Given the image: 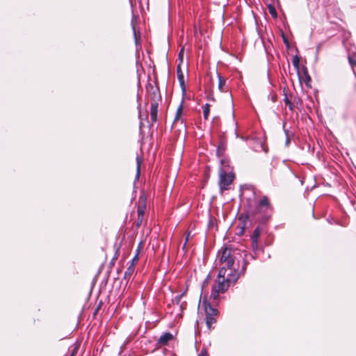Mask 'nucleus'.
Instances as JSON below:
<instances>
[{
	"mask_svg": "<svg viewBox=\"0 0 356 356\" xmlns=\"http://www.w3.org/2000/svg\"><path fill=\"white\" fill-rule=\"evenodd\" d=\"M79 345L77 343H74L70 347V356H75L79 350Z\"/></svg>",
	"mask_w": 356,
	"mask_h": 356,
	"instance_id": "obj_16",
	"label": "nucleus"
},
{
	"mask_svg": "<svg viewBox=\"0 0 356 356\" xmlns=\"http://www.w3.org/2000/svg\"><path fill=\"white\" fill-rule=\"evenodd\" d=\"M221 163H222V165H225L227 163V161H225V160H222Z\"/></svg>",
	"mask_w": 356,
	"mask_h": 356,
	"instance_id": "obj_29",
	"label": "nucleus"
},
{
	"mask_svg": "<svg viewBox=\"0 0 356 356\" xmlns=\"http://www.w3.org/2000/svg\"><path fill=\"white\" fill-rule=\"evenodd\" d=\"M257 207L259 210L270 207V202L267 196H264L257 203Z\"/></svg>",
	"mask_w": 356,
	"mask_h": 356,
	"instance_id": "obj_8",
	"label": "nucleus"
},
{
	"mask_svg": "<svg viewBox=\"0 0 356 356\" xmlns=\"http://www.w3.org/2000/svg\"><path fill=\"white\" fill-rule=\"evenodd\" d=\"M133 30H134V35L135 36V40H136V43L137 44V39H136V31H135V28L133 26Z\"/></svg>",
	"mask_w": 356,
	"mask_h": 356,
	"instance_id": "obj_28",
	"label": "nucleus"
},
{
	"mask_svg": "<svg viewBox=\"0 0 356 356\" xmlns=\"http://www.w3.org/2000/svg\"><path fill=\"white\" fill-rule=\"evenodd\" d=\"M219 186L220 191L229 189V186L232 184L234 175L233 173H227L222 168L220 170L219 174Z\"/></svg>",
	"mask_w": 356,
	"mask_h": 356,
	"instance_id": "obj_2",
	"label": "nucleus"
},
{
	"mask_svg": "<svg viewBox=\"0 0 356 356\" xmlns=\"http://www.w3.org/2000/svg\"><path fill=\"white\" fill-rule=\"evenodd\" d=\"M183 49L179 52V56L181 54Z\"/></svg>",
	"mask_w": 356,
	"mask_h": 356,
	"instance_id": "obj_32",
	"label": "nucleus"
},
{
	"mask_svg": "<svg viewBox=\"0 0 356 356\" xmlns=\"http://www.w3.org/2000/svg\"><path fill=\"white\" fill-rule=\"evenodd\" d=\"M246 254L237 248H222L218 253L220 265L217 280L211 289V297L216 300L234 284L245 269Z\"/></svg>",
	"mask_w": 356,
	"mask_h": 356,
	"instance_id": "obj_1",
	"label": "nucleus"
},
{
	"mask_svg": "<svg viewBox=\"0 0 356 356\" xmlns=\"http://www.w3.org/2000/svg\"><path fill=\"white\" fill-rule=\"evenodd\" d=\"M183 114V107L182 104L181 103L179 106H178L176 112V115L174 119V124H177L180 122L181 124L184 123V118L182 117Z\"/></svg>",
	"mask_w": 356,
	"mask_h": 356,
	"instance_id": "obj_6",
	"label": "nucleus"
},
{
	"mask_svg": "<svg viewBox=\"0 0 356 356\" xmlns=\"http://www.w3.org/2000/svg\"><path fill=\"white\" fill-rule=\"evenodd\" d=\"M210 112V104H205L203 106V116L204 120H208Z\"/></svg>",
	"mask_w": 356,
	"mask_h": 356,
	"instance_id": "obj_15",
	"label": "nucleus"
},
{
	"mask_svg": "<svg viewBox=\"0 0 356 356\" xmlns=\"http://www.w3.org/2000/svg\"><path fill=\"white\" fill-rule=\"evenodd\" d=\"M284 133H285V135H286V145H288L289 143H290V139H289V130L287 129H284Z\"/></svg>",
	"mask_w": 356,
	"mask_h": 356,
	"instance_id": "obj_22",
	"label": "nucleus"
},
{
	"mask_svg": "<svg viewBox=\"0 0 356 356\" xmlns=\"http://www.w3.org/2000/svg\"><path fill=\"white\" fill-rule=\"evenodd\" d=\"M173 338V336L170 332H165L163 334H162L159 339H158V343L160 345H166L170 340H172Z\"/></svg>",
	"mask_w": 356,
	"mask_h": 356,
	"instance_id": "obj_7",
	"label": "nucleus"
},
{
	"mask_svg": "<svg viewBox=\"0 0 356 356\" xmlns=\"http://www.w3.org/2000/svg\"><path fill=\"white\" fill-rule=\"evenodd\" d=\"M140 251V248H137L136 254H135V255H137L138 259V255H139Z\"/></svg>",
	"mask_w": 356,
	"mask_h": 356,
	"instance_id": "obj_27",
	"label": "nucleus"
},
{
	"mask_svg": "<svg viewBox=\"0 0 356 356\" xmlns=\"http://www.w3.org/2000/svg\"><path fill=\"white\" fill-rule=\"evenodd\" d=\"M311 81V79L307 73V71H305V83H307V82H309Z\"/></svg>",
	"mask_w": 356,
	"mask_h": 356,
	"instance_id": "obj_26",
	"label": "nucleus"
},
{
	"mask_svg": "<svg viewBox=\"0 0 356 356\" xmlns=\"http://www.w3.org/2000/svg\"><path fill=\"white\" fill-rule=\"evenodd\" d=\"M159 104L156 102L151 104L150 106V118L152 122L157 121V113H158Z\"/></svg>",
	"mask_w": 356,
	"mask_h": 356,
	"instance_id": "obj_5",
	"label": "nucleus"
},
{
	"mask_svg": "<svg viewBox=\"0 0 356 356\" xmlns=\"http://www.w3.org/2000/svg\"><path fill=\"white\" fill-rule=\"evenodd\" d=\"M204 305V310L206 313V316H216L218 314V310L213 307H212L209 304H207L204 301L203 302Z\"/></svg>",
	"mask_w": 356,
	"mask_h": 356,
	"instance_id": "obj_9",
	"label": "nucleus"
},
{
	"mask_svg": "<svg viewBox=\"0 0 356 356\" xmlns=\"http://www.w3.org/2000/svg\"><path fill=\"white\" fill-rule=\"evenodd\" d=\"M283 92H284V102L285 105L289 107L290 111H293L294 106H293V104L291 102V101L289 99V98L288 97L286 88H284Z\"/></svg>",
	"mask_w": 356,
	"mask_h": 356,
	"instance_id": "obj_11",
	"label": "nucleus"
},
{
	"mask_svg": "<svg viewBox=\"0 0 356 356\" xmlns=\"http://www.w3.org/2000/svg\"><path fill=\"white\" fill-rule=\"evenodd\" d=\"M218 89L221 92H225L227 90V88L226 87V79H224L220 75L218 74Z\"/></svg>",
	"mask_w": 356,
	"mask_h": 356,
	"instance_id": "obj_10",
	"label": "nucleus"
},
{
	"mask_svg": "<svg viewBox=\"0 0 356 356\" xmlns=\"http://www.w3.org/2000/svg\"><path fill=\"white\" fill-rule=\"evenodd\" d=\"M209 280V275H207V278L204 280L203 284H202V289L205 287L206 284L208 283Z\"/></svg>",
	"mask_w": 356,
	"mask_h": 356,
	"instance_id": "obj_25",
	"label": "nucleus"
},
{
	"mask_svg": "<svg viewBox=\"0 0 356 356\" xmlns=\"http://www.w3.org/2000/svg\"><path fill=\"white\" fill-rule=\"evenodd\" d=\"M198 356H209V354L205 349H202Z\"/></svg>",
	"mask_w": 356,
	"mask_h": 356,
	"instance_id": "obj_24",
	"label": "nucleus"
},
{
	"mask_svg": "<svg viewBox=\"0 0 356 356\" xmlns=\"http://www.w3.org/2000/svg\"><path fill=\"white\" fill-rule=\"evenodd\" d=\"M216 316H206V323L209 330L211 329V326L216 322Z\"/></svg>",
	"mask_w": 356,
	"mask_h": 356,
	"instance_id": "obj_13",
	"label": "nucleus"
},
{
	"mask_svg": "<svg viewBox=\"0 0 356 356\" xmlns=\"http://www.w3.org/2000/svg\"><path fill=\"white\" fill-rule=\"evenodd\" d=\"M184 293L176 296L173 299V302H175L176 304H179L180 302L182 296H184Z\"/></svg>",
	"mask_w": 356,
	"mask_h": 356,
	"instance_id": "obj_19",
	"label": "nucleus"
},
{
	"mask_svg": "<svg viewBox=\"0 0 356 356\" xmlns=\"http://www.w3.org/2000/svg\"><path fill=\"white\" fill-rule=\"evenodd\" d=\"M272 99H273V102L275 101V97H273Z\"/></svg>",
	"mask_w": 356,
	"mask_h": 356,
	"instance_id": "obj_33",
	"label": "nucleus"
},
{
	"mask_svg": "<svg viewBox=\"0 0 356 356\" xmlns=\"http://www.w3.org/2000/svg\"><path fill=\"white\" fill-rule=\"evenodd\" d=\"M145 208L146 206L145 204L144 203L141 205H139L137 209V220L135 222V225L137 228L140 227V225H142L144 218Z\"/></svg>",
	"mask_w": 356,
	"mask_h": 356,
	"instance_id": "obj_3",
	"label": "nucleus"
},
{
	"mask_svg": "<svg viewBox=\"0 0 356 356\" xmlns=\"http://www.w3.org/2000/svg\"><path fill=\"white\" fill-rule=\"evenodd\" d=\"M177 78H178V80L180 83V85L183 89V90L184 91L185 90V88H184V75H183V73L181 72V70L180 69H178L177 70Z\"/></svg>",
	"mask_w": 356,
	"mask_h": 356,
	"instance_id": "obj_14",
	"label": "nucleus"
},
{
	"mask_svg": "<svg viewBox=\"0 0 356 356\" xmlns=\"http://www.w3.org/2000/svg\"><path fill=\"white\" fill-rule=\"evenodd\" d=\"M142 163V159L140 156L136 157V180H138L140 177V165Z\"/></svg>",
	"mask_w": 356,
	"mask_h": 356,
	"instance_id": "obj_12",
	"label": "nucleus"
},
{
	"mask_svg": "<svg viewBox=\"0 0 356 356\" xmlns=\"http://www.w3.org/2000/svg\"><path fill=\"white\" fill-rule=\"evenodd\" d=\"M299 62H300V60H299V58L298 56H294L293 58V60H292L293 65L297 69L299 67Z\"/></svg>",
	"mask_w": 356,
	"mask_h": 356,
	"instance_id": "obj_18",
	"label": "nucleus"
},
{
	"mask_svg": "<svg viewBox=\"0 0 356 356\" xmlns=\"http://www.w3.org/2000/svg\"><path fill=\"white\" fill-rule=\"evenodd\" d=\"M349 62H350V65L352 67V69H353V72L355 73H356L355 72V67L356 66V63L353 62L350 58H349Z\"/></svg>",
	"mask_w": 356,
	"mask_h": 356,
	"instance_id": "obj_23",
	"label": "nucleus"
},
{
	"mask_svg": "<svg viewBox=\"0 0 356 356\" xmlns=\"http://www.w3.org/2000/svg\"><path fill=\"white\" fill-rule=\"evenodd\" d=\"M268 8H269V12L271 14V15L273 16L274 17H276L277 13H276L275 8L273 6H270Z\"/></svg>",
	"mask_w": 356,
	"mask_h": 356,
	"instance_id": "obj_20",
	"label": "nucleus"
},
{
	"mask_svg": "<svg viewBox=\"0 0 356 356\" xmlns=\"http://www.w3.org/2000/svg\"><path fill=\"white\" fill-rule=\"evenodd\" d=\"M138 261V259L137 258V255H134V257L130 261L129 266H128L127 269L124 272V277L125 279L130 277L131 275L133 274L134 269H135V266L137 264Z\"/></svg>",
	"mask_w": 356,
	"mask_h": 356,
	"instance_id": "obj_4",
	"label": "nucleus"
},
{
	"mask_svg": "<svg viewBox=\"0 0 356 356\" xmlns=\"http://www.w3.org/2000/svg\"><path fill=\"white\" fill-rule=\"evenodd\" d=\"M187 241H188V238H186V241L184 242V247L186 245Z\"/></svg>",
	"mask_w": 356,
	"mask_h": 356,
	"instance_id": "obj_31",
	"label": "nucleus"
},
{
	"mask_svg": "<svg viewBox=\"0 0 356 356\" xmlns=\"http://www.w3.org/2000/svg\"><path fill=\"white\" fill-rule=\"evenodd\" d=\"M252 241V248L254 252L258 250V241Z\"/></svg>",
	"mask_w": 356,
	"mask_h": 356,
	"instance_id": "obj_21",
	"label": "nucleus"
},
{
	"mask_svg": "<svg viewBox=\"0 0 356 356\" xmlns=\"http://www.w3.org/2000/svg\"><path fill=\"white\" fill-rule=\"evenodd\" d=\"M142 248V242H140L139 244H138V248H140V250Z\"/></svg>",
	"mask_w": 356,
	"mask_h": 356,
	"instance_id": "obj_30",
	"label": "nucleus"
},
{
	"mask_svg": "<svg viewBox=\"0 0 356 356\" xmlns=\"http://www.w3.org/2000/svg\"><path fill=\"white\" fill-rule=\"evenodd\" d=\"M259 236H260V229H259V228L257 227L256 229H254V230L253 231V233L251 236V241H254V242L256 241H258Z\"/></svg>",
	"mask_w": 356,
	"mask_h": 356,
	"instance_id": "obj_17",
	"label": "nucleus"
}]
</instances>
